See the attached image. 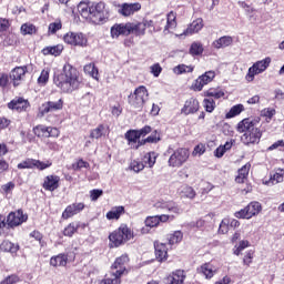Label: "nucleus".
Instances as JSON below:
<instances>
[{
    "label": "nucleus",
    "instance_id": "obj_1",
    "mask_svg": "<svg viewBox=\"0 0 284 284\" xmlns=\"http://www.w3.org/2000/svg\"><path fill=\"white\" fill-rule=\"evenodd\" d=\"M53 83L64 94H72V92L81 88L79 70L72 67V64L65 63L62 68V71L54 75Z\"/></svg>",
    "mask_w": 284,
    "mask_h": 284
},
{
    "label": "nucleus",
    "instance_id": "obj_2",
    "mask_svg": "<svg viewBox=\"0 0 284 284\" xmlns=\"http://www.w3.org/2000/svg\"><path fill=\"white\" fill-rule=\"evenodd\" d=\"M134 239V232L125 224L120 225L119 229L109 234V247H121L128 241Z\"/></svg>",
    "mask_w": 284,
    "mask_h": 284
},
{
    "label": "nucleus",
    "instance_id": "obj_3",
    "mask_svg": "<svg viewBox=\"0 0 284 284\" xmlns=\"http://www.w3.org/2000/svg\"><path fill=\"white\" fill-rule=\"evenodd\" d=\"M149 97L148 88L140 85L129 95V104L131 108H134V110H143Z\"/></svg>",
    "mask_w": 284,
    "mask_h": 284
},
{
    "label": "nucleus",
    "instance_id": "obj_4",
    "mask_svg": "<svg viewBox=\"0 0 284 284\" xmlns=\"http://www.w3.org/2000/svg\"><path fill=\"white\" fill-rule=\"evenodd\" d=\"M270 63H272V58L267 57L263 60L256 61L253 65L248 69L245 79L248 83L254 81V78L258 74H263L267 68H270Z\"/></svg>",
    "mask_w": 284,
    "mask_h": 284
},
{
    "label": "nucleus",
    "instance_id": "obj_5",
    "mask_svg": "<svg viewBox=\"0 0 284 284\" xmlns=\"http://www.w3.org/2000/svg\"><path fill=\"white\" fill-rule=\"evenodd\" d=\"M187 159H190V150L176 149L169 158V165L170 168H182L184 163H187Z\"/></svg>",
    "mask_w": 284,
    "mask_h": 284
},
{
    "label": "nucleus",
    "instance_id": "obj_6",
    "mask_svg": "<svg viewBox=\"0 0 284 284\" xmlns=\"http://www.w3.org/2000/svg\"><path fill=\"white\" fill-rule=\"evenodd\" d=\"M263 206L258 202H251L246 207L234 213L235 219H252L261 213Z\"/></svg>",
    "mask_w": 284,
    "mask_h": 284
},
{
    "label": "nucleus",
    "instance_id": "obj_7",
    "mask_svg": "<svg viewBox=\"0 0 284 284\" xmlns=\"http://www.w3.org/2000/svg\"><path fill=\"white\" fill-rule=\"evenodd\" d=\"M63 41L69 45H75L79 48H85V45H88V37L81 32H68L63 37Z\"/></svg>",
    "mask_w": 284,
    "mask_h": 284
},
{
    "label": "nucleus",
    "instance_id": "obj_8",
    "mask_svg": "<svg viewBox=\"0 0 284 284\" xmlns=\"http://www.w3.org/2000/svg\"><path fill=\"white\" fill-rule=\"evenodd\" d=\"M59 110H63V99L58 101L49 100L40 105L38 116H45V114L59 112Z\"/></svg>",
    "mask_w": 284,
    "mask_h": 284
},
{
    "label": "nucleus",
    "instance_id": "obj_9",
    "mask_svg": "<svg viewBox=\"0 0 284 284\" xmlns=\"http://www.w3.org/2000/svg\"><path fill=\"white\" fill-rule=\"evenodd\" d=\"M156 210H162L163 212H169V214H183V207L181 204L169 200V201H159L154 204Z\"/></svg>",
    "mask_w": 284,
    "mask_h": 284
},
{
    "label": "nucleus",
    "instance_id": "obj_10",
    "mask_svg": "<svg viewBox=\"0 0 284 284\" xmlns=\"http://www.w3.org/2000/svg\"><path fill=\"white\" fill-rule=\"evenodd\" d=\"M26 74H28V67H16L9 73V79L13 85V88H19L23 81H26Z\"/></svg>",
    "mask_w": 284,
    "mask_h": 284
},
{
    "label": "nucleus",
    "instance_id": "obj_11",
    "mask_svg": "<svg viewBox=\"0 0 284 284\" xmlns=\"http://www.w3.org/2000/svg\"><path fill=\"white\" fill-rule=\"evenodd\" d=\"M261 136H263V132L256 126L251 132L242 134L241 141L244 145H256L261 143Z\"/></svg>",
    "mask_w": 284,
    "mask_h": 284
},
{
    "label": "nucleus",
    "instance_id": "obj_12",
    "mask_svg": "<svg viewBox=\"0 0 284 284\" xmlns=\"http://www.w3.org/2000/svg\"><path fill=\"white\" fill-rule=\"evenodd\" d=\"M26 221H28V214H24L23 210L11 212L7 217L9 227H19V225H23Z\"/></svg>",
    "mask_w": 284,
    "mask_h": 284
},
{
    "label": "nucleus",
    "instance_id": "obj_13",
    "mask_svg": "<svg viewBox=\"0 0 284 284\" xmlns=\"http://www.w3.org/2000/svg\"><path fill=\"white\" fill-rule=\"evenodd\" d=\"M85 210V203L83 202H74L68 205L62 212V219L68 221V219H72V216H77V214H81Z\"/></svg>",
    "mask_w": 284,
    "mask_h": 284
},
{
    "label": "nucleus",
    "instance_id": "obj_14",
    "mask_svg": "<svg viewBox=\"0 0 284 284\" xmlns=\"http://www.w3.org/2000/svg\"><path fill=\"white\" fill-rule=\"evenodd\" d=\"M255 128H258V120L246 118L237 123L236 132L240 134H247L248 132H252V130H255Z\"/></svg>",
    "mask_w": 284,
    "mask_h": 284
},
{
    "label": "nucleus",
    "instance_id": "obj_15",
    "mask_svg": "<svg viewBox=\"0 0 284 284\" xmlns=\"http://www.w3.org/2000/svg\"><path fill=\"white\" fill-rule=\"evenodd\" d=\"M126 263H130V257H128V255H121L112 264L111 272L118 276H123V274H128V270L125 268Z\"/></svg>",
    "mask_w": 284,
    "mask_h": 284
},
{
    "label": "nucleus",
    "instance_id": "obj_16",
    "mask_svg": "<svg viewBox=\"0 0 284 284\" xmlns=\"http://www.w3.org/2000/svg\"><path fill=\"white\" fill-rule=\"evenodd\" d=\"M214 77H216V73L214 71H206L204 74L200 75L194 84H193V90L196 92H201L207 83H212L214 81Z\"/></svg>",
    "mask_w": 284,
    "mask_h": 284
},
{
    "label": "nucleus",
    "instance_id": "obj_17",
    "mask_svg": "<svg viewBox=\"0 0 284 284\" xmlns=\"http://www.w3.org/2000/svg\"><path fill=\"white\" fill-rule=\"evenodd\" d=\"M108 17V9H105V2H98L91 4V19H95L94 21H104Z\"/></svg>",
    "mask_w": 284,
    "mask_h": 284
},
{
    "label": "nucleus",
    "instance_id": "obj_18",
    "mask_svg": "<svg viewBox=\"0 0 284 284\" xmlns=\"http://www.w3.org/2000/svg\"><path fill=\"white\" fill-rule=\"evenodd\" d=\"M61 183V178L59 175H47L43 180L42 187L47 192H54L55 190H59V185Z\"/></svg>",
    "mask_w": 284,
    "mask_h": 284
},
{
    "label": "nucleus",
    "instance_id": "obj_19",
    "mask_svg": "<svg viewBox=\"0 0 284 284\" xmlns=\"http://www.w3.org/2000/svg\"><path fill=\"white\" fill-rule=\"evenodd\" d=\"M139 10H141V4L139 2H124L120 4L119 14L122 17H132V14H135V12H139Z\"/></svg>",
    "mask_w": 284,
    "mask_h": 284
},
{
    "label": "nucleus",
    "instance_id": "obj_20",
    "mask_svg": "<svg viewBox=\"0 0 284 284\" xmlns=\"http://www.w3.org/2000/svg\"><path fill=\"white\" fill-rule=\"evenodd\" d=\"M9 110H16V112H26L30 108V102L23 98H16L8 104Z\"/></svg>",
    "mask_w": 284,
    "mask_h": 284
},
{
    "label": "nucleus",
    "instance_id": "obj_21",
    "mask_svg": "<svg viewBox=\"0 0 284 284\" xmlns=\"http://www.w3.org/2000/svg\"><path fill=\"white\" fill-rule=\"evenodd\" d=\"M111 38L119 39L120 37H130V31L126 23H115L111 27Z\"/></svg>",
    "mask_w": 284,
    "mask_h": 284
},
{
    "label": "nucleus",
    "instance_id": "obj_22",
    "mask_svg": "<svg viewBox=\"0 0 284 284\" xmlns=\"http://www.w3.org/2000/svg\"><path fill=\"white\" fill-rule=\"evenodd\" d=\"M203 30V18H197L194 20L180 37H190L192 34H196V32H201Z\"/></svg>",
    "mask_w": 284,
    "mask_h": 284
},
{
    "label": "nucleus",
    "instance_id": "obj_23",
    "mask_svg": "<svg viewBox=\"0 0 284 284\" xmlns=\"http://www.w3.org/2000/svg\"><path fill=\"white\" fill-rule=\"evenodd\" d=\"M199 108H200L199 100H196V98H191L185 101L181 112L182 114H185V116H187L189 114H196V111L199 110Z\"/></svg>",
    "mask_w": 284,
    "mask_h": 284
},
{
    "label": "nucleus",
    "instance_id": "obj_24",
    "mask_svg": "<svg viewBox=\"0 0 284 284\" xmlns=\"http://www.w3.org/2000/svg\"><path fill=\"white\" fill-rule=\"evenodd\" d=\"M185 282V271L176 270L165 278L166 284H183Z\"/></svg>",
    "mask_w": 284,
    "mask_h": 284
},
{
    "label": "nucleus",
    "instance_id": "obj_25",
    "mask_svg": "<svg viewBox=\"0 0 284 284\" xmlns=\"http://www.w3.org/2000/svg\"><path fill=\"white\" fill-rule=\"evenodd\" d=\"M129 28V34H134L135 37H144L145 24L142 22H126Z\"/></svg>",
    "mask_w": 284,
    "mask_h": 284
},
{
    "label": "nucleus",
    "instance_id": "obj_26",
    "mask_svg": "<svg viewBox=\"0 0 284 284\" xmlns=\"http://www.w3.org/2000/svg\"><path fill=\"white\" fill-rule=\"evenodd\" d=\"M154 248L156 261L160 263H162V261H168V246L165 243L154 242Z\"/></svg>",
    "mask_w": 284,
    "mask_h": 284
},
{
    "label": "nucleus",
    "instance_id": "obj_27",
    "mask_svg": "<svg viewBox=\"0 0 284 284\" xmlns=\"http://www.w3.org/2000/svg\"><path fill=\"white\" fill-rule=\"evenodd\" d=\"M234 43V38L231 36H223L217 40L213 41V48L216 50H221V48H230Z\"/></svg>",
    "mask_w": 284,
    "mask_h": 284
},
{
    "label": "nucleus",
    "instance_id": "obj_28",
    "mask_svg": "<svg viewBox=\"0 0 284 284\" xmlns=\"http://www.w3.org/2000/svg\"><path fill=\"white\" fill-rule=\"evenodd\" d=\"M176 12L171 11L166 14V26L164 27V32H166V34H170L172 30H176Z\"/></svg>",
    "mask_w": 284,
    "mask_h": 284
},
{
    "label": "nucleus",
    "instance_id": "obj_29",
    "mask_svg": "<svg viewBox=\"0 0 284 284\" xmlns=\"http://www.w3.org/2000/svg\"><path fill=\"white\" fill-rule=\"evenodd\" d=\"M125 214L124 206H114L106 213L108 221H119Z\"/></svg>",
    "mask_w": 284,
    "mask_h": 284
},
{
    "label": "nucleus",
    "instance_id": "obj_30",
    "mask_svg": "<svg viewBox=\"0 0 284 284\" xmlns=\"http://www.w3.org/2000/svg\"><path fill=\"white\" fill-rule=\"evenodd\" d=\"M216 271L211 263H204L197 267V274H202L205 278H213Z\"/></svg>",
    "mask_w": 284,
    "mask_h": 284
},
{
    "label": "nucleus",
    "instance_id": "obj_31",
    "mask_svg": "<svg viewBox=\"0 0 284 284\" xmlns=\"http://www.w3.org/2000/svg\"><path fill=\"white\" fill-rule=\"evenodd\" d=\"M179 194L181 199H190V201L196 197V191L187 184H184L179 189Z\"/></svg>",
    "mask_w": 284,
    "mask_h": 284
},
{
    "label": "nucleus",
    "instance_id": "obj_32",
    "mask_svg": "<svg viewBox=\"0 0 284 284\" xmlns=\"http://www.w3.org/2000/svg\"><path fill=\"white\" fill-rule=\"evenodd\" d=\"M250 168H252V165L250 163H246L237 171L235 183H245L250 174Z\"/></svg>",
    "mask_w": 284,
    "mask_h": 284
},
{
    "label": "nucleus",
    "instance_id": "obj_33",
    "mask_svg": "<svg viewBox=\"0 0 284 284\" xmlns=\"http://www.w3.org/2000/svg\"><path fill=\"white\" fill-rule=\"evenodd\" d=\"M50 265L52 267H65L68 265V255L59 254L50 258Z\"/></svg>",
    "mask_w": 284,
    "mask_h": 284
},
{
    "label": "nucleus",
    "instance_id": "obj_34",
    "mask_svg": "<svg viewBox=\"0 0 284 284\" xmlns=\"http://www.w3.org/2000/svg\"><path fill=\"white\" fill-rule=\"evenodd\" d=\"M78 12L83 19H92V6L87 2H80L78 4Z\"/></svg>",
    "mask_w": 284,
    "mask_h": 284
},
{
    "label": "nucleus",
    "instance_id": "obj_35",
    "mask_svg": "<svg viewBox=\"0 0 284 284\" xmlns=\"http://www.w3.org/2000/svg\"><path fill=\"white\" fill-rule=\"evenodd\" d=\"M124 138L126 139L131 148H135V145H139V139H141V136L139 135V131L136 130H129L124 134Z\"/></svg>",
    "mask_w": 284,
    "mask_h": 284
},
{
    "label": "nucleus",
    "instance_id": "obj_36",
    "mask_svg": "<svg viewBox=\"0 0 284 284\" xmlns=\"http://www.w3.org/2000/svg\"><path fill=\"white\" fill-rule=\"evenodd\" d=\"M161 141V134L158 131H154L151 135L146 139L139 141L138 145L133 146V150H139L141 145H145V143H159Z\"/></svg>",
    "mask_w": 284,
    "mask_h": 284
},
{
    "label": "nucleus",
    "instance_id": "obj_37",
    "mask_svg": "<svg viewBox=\"0 0 284 284\" xmlns=\"http://www.w3.org/2000/svg\"><path fill=\"white\" fill-rule=\"evenodd\" d=\"M79 227H85V224H82L81 222H72L64 229L63 234L72 237L74 234H77Z\"/></svg>",
    "mask_w": 284,
    "mask_h": 284
},
{
    "label": "nucleus",
    "instance_id": "obj_38",
    "mask_svg": "<svg viewBox=\"0 0 284 284\" xmlns=\"http://www.w3.org/2000/svg\"><path fill=\"white\" fill-rule=\"evenodd\" d=\"M0 251L17 254V252H19V245L6 240L0 244Z\"/></svg>",
    "mask_w": 284,
    "mask_h": 284
},
{
    "label": "nucleus",
    "instance_id": "obj_39",
    "mask_svg": "<svg viewBox=\"0 0 284 284\" xmlns=\"http://www.w3.org/2000/svg\"><path fill=\"white\" fill-rule=\"evenodd\" d=\"M61 52H63L62 44L47 47V48L42 49V54H44L45 57H48V54H51L52 57H60Z\"/></svg>",
    "mask_w": 284,
    "mask_h": 284
},
{
    "label": "nucleus",
    "instance_id": "obj_40",
    "mask_svg": "<svg viewBox=\"0 0 284 284\" xmlns=\"http://www.w3.org/2000/svg\"><path fill=\"white\" fill-rule=\"evenodd\" d=\"M203 43L193 42L190 47L189 53L191 57H201V54H203Z\"/></svg>",
    "mask_w": 284,
    "mask_h": 284
},
{
    "label": "nucleus",
    "instance_id": "obj_41",
    "mask_svg": "<svg viewBox=\"0 0 284 284\" xmlns=\"http://www.w3.org/2000/svg\"><path fill=\"white\" fill-rule=\"evenodd\" d=\"M84 72L85 74H89V77H92V79H95V81H99V69L94 63L84 65Z\"/></svg>",
    "mask_w": 284,
    "mask_h": 284
},
{
    "label": "nucleus",
    "instance_id": "obj_42",
    "mask_svg": "<svg viewBox=\"0 0 284 284\" xmlns=\"http://www.w3.org/2000/svg\"><path fill=\"white\" fill-rule=\"evenodd\" d=\"M245 111V106L243 104L233 105L230 111L226 113V119H234V116H239L241 112Z\"/></svg>",
    "mask_w": 284,
    "mask_h": 284
},
{
    "label": "nucleus",
    "instance_id": "obj_43",
    "mask_svg": "<svg viewBox=\"0 0 284 284\" xmlns=\"http://www.w3.org/2000/svg\"><path fill=\"white\" fill-rule=\"evenodd\" d=\"M168 241L169 245H179V243L183 241V232L175 231L174 233L169 235Z\"/></svg>",
    "mask_w": 284,
    "mask_h": 284
},
{
    "label": "nucleus",
    "instance_id": "obj_44",
    "mask_svg": "<svg viewBox=\"0 0 284 284\" xmlns=\"http://www.w3.org/2000/svg\"><path fill=\"white\" fill-rule=\"evenodd\" d=\"M265 185H276V183H283V170L271 175L270 180L264 182Z\"/></svg>",
    "mask_w": 284,
    "mask_h": 284
},
{
    "label": "nucleus",
    "instance_id": "obj_45",
    "mask_svg": "<svg viewBox=\"0 0 284 284\" xmlns=\"http://www.w3.org/2000/svg\"><path fill=\"white\" fill-rule=\"evenodd\" d=\"M48 130H49V126H45L43 124H39V125L33 128V133L39 139H41V138L48 139Z\"/></svg>",
    "mask_w": 284,
    "mask_h": 284
},
{
    "label": "nucleus",
    "instance_id": "obj_46",
    "mask_svg": "<svg viewBox=\"0 0 284 284\" xmlns=\"http://www.w3.org/2000/svg\"><path fill=\"white\" fill-rule=\"evenodd\" d=\"M173 72H174V74H187L190 72H194V67L179 64L175 68H173Z\"/></svg>",
    "mask_w": 284,
    "mask_h": 284
},
{
    "label": "nucleus",
    "instance_id": "obj_47",
    "mask_svg": "<svg viewBox=\"0 0 284 284\" xmlns=\"http://www.w3.org/2000/svg\"><path fill=\"white\" fill-rule=\"evenodd\" d=\"M101 136H105V125L103 124L98 125L90 133L91 139H101Z\"/></svg>",
    "mask_w": 284,
    "mask_h": 284
},
{
    "label": "nucleus",
    "instance_id": "obj_48",
    "mask_svg": "<svg viewBox=\"0 0 284 284\" xmlns=\"http://www.w3.org/2000/svg\"><path fill=\"white\" fill-rule=\"evenodd\" d=\"M203 108H204L205 112L212 113V112H214V110L216 108V102L212 98H206L203 100Z\"/></svg>",
    "mask_w": 284,
    "mask_h": 284
},
{
    "label": "nucleus",
    "instance_id": "obj_49",
    "mask_svg": "<svg viewBox=\"0 0 284 284\" xmlns=\"http://www.w3.org/2000/svg\"><path fill=\"white\" fill-rule=\"evenodd\" d=\"M36 160L27 159L18 164V170H32L34 169Z\"/></svg>",
    "mask_w": 284,
    "mask_h": 284
},
{
    "label": "nucleus",
    "instance_id": "obj_50",
    "mask_svg": "<svg viewBox=\"0 0 284 284\" xmlns=\"http://www.w3.org/2000/svg\"><path fill=\"white\" fill-rule=\"evenodd\" d=\"M204 97H212L213 99H222V97H225V92L219 89H209L204 92Z\"/></svg>",
    "mask_w": 284,
    "mask_h": 284
},
{
    "label": "nucleus",
    "instance_id": "obj_51",
    "mask_svg": "<svg viewBox=\"0 0 284 284\" xmlns=\"http://www.w3.org/2000/svg\"><path fill=\"white\" fill-rule=\"evenodd\" d=\"M178 216H181V214H162V215H158V223H170L172 221H174Z\"/></svg>",
    "mask_w": 284,
    "mask_h": 284
},
{
    "label": "nucleus",
    "instance_id": "obj_52",
    "mask_svg": "<svg viewBox=\"0 0 284 284\" xmlns=\"http://www.w3.org/2000/svg\"><path fill=\"white\" fill-rule=\"evenodd\" d=\"M144 163L149 168H154V164L156 163V152H149L144 155Z\"/></svg>",
    "mask_w": 284,
    "mask_h": 284
},
{
    "label": "nucleus",
    "instance_id": "obj_53",
    "mask_svg": "<svg viewBox=\"0 0 284 284\" xmlns=\"http://www.w3.org/2000/svg\"><path fill=\"white\" fill-rule=\"evenodd\" d=\"M100 284H121V275H115V273L111 271V277L102 280Z\"/></svg>",
    "mask_w": 284,
    "mask_h": 284
},
{
    "label": "nucleus",
    "instance_id": "obj_54",
    "mask_svg": "<svg viewBox=\"0 0 284 284\" xmlns=\"http://www.w3.org/2000/svg\"><path fill=\"white\" fill-rule=\"evenodd\" d=\"M30 237L34 239L36 241L39 242L40 247H45V245H48V243L45 241H43V234L39 231H33L30 233Z\"/></svg>",
    "mask_w": 284,
    "mask_h": 284
},
{
    "label": "nucleus",
    "instance_id": "obj_55",
    "mask_svg": "<svg viewBox=\"0 0 284 284\" xmlns=\"http://www.w3.org/2000/svg\"><path fill=\"white\" fill-rule=\"evenodd\" d=\"M49 80H50V70L43 69L41 71L40 77L38 78L39 85H45V83H48Z\"/></svg>",
    "mask_w": 284,
    "mask_h": 284
},
{
    "label": "nucleus",
    "instance_id": "obj_56",
    "mask_svg": "<svg viewBox=\"0 0 284 284\" xmlns=\"http://www.w3.org/2000/svg\"><path fill=\"white\" fill-rule=\"evenodd\" d=\"M21 32L22 34H36L37 33V27L31 23H24L21 26Z\"/></svg>",
    "mask_w": 284,
    "mask_h": 284
},
{
    "label": "nucleus",
    "instance_id": "obj_57",
    "mask_svg": "<svg viewBox=\"0 0 284 284\" xmlns=\"http://www.w3.org/2000/svg\"><path fill=\"white\" fill-rule=\"evenodd\" d=\"M130 169L133 170V172H142V170H145V164L141 161L133 160L130 164Z\"/></svg>",
    "mask_w": 284,
    "mask_h": 284
},
{
    "label": "nucleus",
    "instance_id": "obj_58",
    "mask_svg": "<svg viewBox=\"0 0 284 284\" xmlns=\"http://www.w3.org/2000/svg\"><path fill=\"white\" fill-rule=\"evenodd\" d=\"M34 168L38 170H48V168H52V161L47 160L45 162H41L40 160H36Z\"/></svg>",
    "mask_w": 284,
    "mask_h": 284
},
{
    "label": "nucleus",
    "instance_id": "obj_59",
    "mask_svg": "<svg viewBox=\"0 0 284 284\" xmlns=\"http://www.w3.org/2000/svg\"><path fill=\"white\" fill-rule=\"evenodd\" d=\"M19 281H21V278H19V275L12 274L7 276L0 284H16L19 283Z\"/></svg>",
    "mask_w": 284,
    "mask_h": 284
},
{
    "label": "nucleus",
    "instance_id": "obj_60",
    "mask_svg": "<svg viewBox=\"0 0 284 284\" xmlns=\"http://www.w3.org/2000/svg\"><path fill=\"white\" fill-rule=\"evenodd\" d=\"M145 225L146 227H156V225H159V216L154 215L146 217Z\"/></svg>",
    "mask_w": 284,
    "mask_h": 284
},
{
    "label": "nucleus",
    "instance_id": "obj_61",
    "mask_svg": "<svg viewBox=\"0 0 284 284\" xmlns=\"http://www.w3.org/2000/svg\"><path fill=\"white\" fill-rule=\"evenodd\" d=\"M229 231H230V220H227V219L222 220L220 227H219L220 234H227Z\"/></svg>",
    "mask_w": 284,
    "mask_h": 284
},
{
    "label": "nucleus",
    "instance_id": "obj_62",
    "mask_svg": "<svg viewBox=\"0 0 284 284\" xmlns=\"http://www.w3.org/2000/svg\"><path fill=\"white\" fill-rule=\"evenodd\" d=\"M100 196H103V190L93 189L90 191L91 201H99Z\"/></svg>",
    "mask_w": 284,
    "mask_h": 284
},
{
    "label": "nucleus",
    "instance_id": "obj_63",
    "mask_svg": "<svg viewBox=\"0 0 284 284\" xmlns=\"http://www.w3.org/2000/svg\"><path fill=\"white\" fill-rule=\"evenodd\" d=\"M193 156H201L205 154V145L204 144H197L193 150Z\"/></svg>",
    "mask_w": 284,
    "mask_h": 284
},
{
    "label": "nucleus",
    "instance_id": "obj_64",
    "mask_svg": "<svg viewBox=\"0 0 284 284\" xmlns=\"http://www.w3.org/2000/svg\"><path fill=\"white\" fill-rule=\"evenodd\" d=\"M8 83H10L8 73H0V88H8Z\"/></svg>",
    "mask_w": 284,
    "mask_h": 284
}]
</instances>
